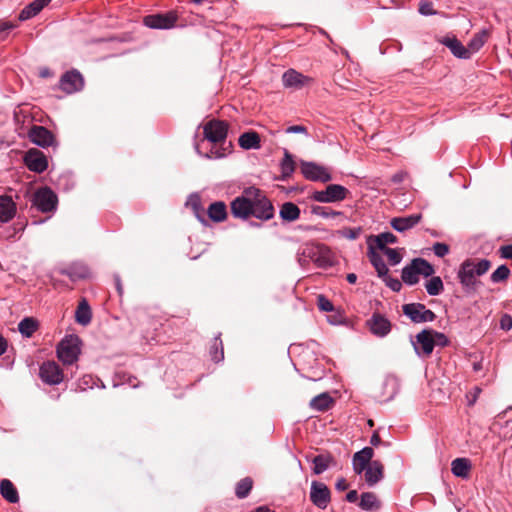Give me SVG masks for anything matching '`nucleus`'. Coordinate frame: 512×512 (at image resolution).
Here are the masks:
<instances>
[{
  "instance_id": "obj_1",
  "label": "nucleus",
  "mask_w": 512,
  "mask_h": 512,
  "mask_svg": "<svg viewBox=\"0 0 512 512\" xmlns=\"http://www.w3.org/2000/svg\"><path fill=\"white\" fill-rule=\"evenodd\" d=\"M230 207L232 215L239 219L254 216L260 220H269L274 215L269 199L255 187L246 188L240 196L233 199Z\"/></svg>"
},
{
  "instance_id": "obj_2",
  "label": "nucleus",
  "mask_w": 512,
  "mask_h": 512,
  "mask_svg": "<svg viewBox=\"0 0 512 512\" xmlns=\"http://www.w3.org/2000/svg\"><path fill=\"white\" fill-rule=\"evenodd\" d=\"M491 267L487 259H467L461 265L457 273L460 284L466 293H473L477 284L480 283L477 277L484 275Z\"/></svg>"
},
{
  "instance_id": "obj_3",
  "label": "nucleus",
  "mask_w": 512,
  "mask_h": 512,
  "mask_svg": "<svg viewBox=\"0 0 512 512\" xmlns=\"http://www.w3.org/2000/svg\"><path fill=\"white\" fill-rule=\"evenodd\" d=\"M312 261L319 268H329L334 265L331 250L323 244L305 245L299 253L298 262L301 266Z\"/></svg>"
},
{
  "instance_id": "obj_4",
  "label": "nucleus",
  "mask_w": 512,
  "mask_h": 512,
  "mask_svg": "<svg viewBox=\"0 0 512 512\" xmlns=\"http://www.w3.org/2000/svg\"><path fill=\"white\" fill-rule=\"evenodd\" d=\"M81 340L77 335H67L57 346V356L64 364H72L77 361Z\"/></svg>"
},
{
  "instance_id": "obj_5",
  "label": "nucleus",
  "mask_w": 512,
  "mask_h": 512,
  "mask_svg": "<svg viewBox=\"0 0 512 512\" xmlns=\"http://www.w3.org/2000/svg\"><path fill=\"white\" fill-rule=\"evenodd\" d=\"M349 191L339 184H329L324 190L314 191L311 199L320 203H335L346 199Z\"/></svg>"
},
{
  "instance_id": "obj_6",
  "label": "nucleus",
  "mask_w": 512,
  "mask_h": 512,
  "mask_svg": "<svg viewBox=\"0 0 512 512\" xmlns=\"http://www.w3.org/2000/svg\"><path fill=\"white\" fill-rule=\"evenodd\" d=\"M403 313L410 318L414 323H425L432 322L435 320V313L427 309L424 304L421 303H409L402 307Z\"/></svg>"
},
{
  "instance_id": "obj_7",
  "label": "nucleus",
  "mask_w": 512,
  "mask_h": 512,
  "mask_svg": "<svg viewBox=\"0 0 512 512\" xmlns=\"http://www.w3.org/2000/svg\"><path fill=\"white\" fill-rule=\"evenodd\" d=\"M57 202L56 194L48 187L38 189L33 197V205L43 213L56 210Z\"/></svg>"
},
{
  "instance_id": "obj_8",
  "label": "nucleus",
  "mask_w": 512,
  "mask_h": 512,
  "mask_svg": "<svg viewBox=\"0 0 512 512\" xmlns=\"http://www.w3.org/2000/svg\"><path fill=\"white\" fill-rule=\"evenodd\" d=\"M412 345L416 354L420 357H428L433 352L435 346V338L432 329H424L412 340Z\"/></svg>"
},
{
  "instance_id": "obj_9",
  "label": "nucleus",
  "mask_w": 512,
  "mask_h": 512,
  "mask_svg": "<svg viewBox=\"0 0 512 512\" xmlns=\"http://www.w3.org/2000/svg\"><path fill=\"white\" fill-rule=\"evenodd\" d=\"M310 500L317 508L326 509L331 501V492L327 485L320 481H312Z\"/></svg>"
},
{
  "instance_id": "obj_10",
  "label": "nucleus",
  "mask_w": 512,
  "mask_h": 512,
  "mask_svg": "<svg viewBox=\"0 0 512 512\" xmlns=\"http://www.w3.org/2000/svg\"><path fill=\"white\" fill-rule=\"evenodd\" d=\"M301 172L306 179L311 181H320L325 183L332 179L327 168L314 162L303 161L301 163Z\"/></svg>"
},
{
  "instance_id": "obj_11",
  "label": "nucleus",
  "mask_w": 512,
  "mask_h": 512,
  "mask_svg": "<svg viewBox=\"0 0 512 512\" xmlns=\"http://www.w3.org/2000/svg\"><path fill=\"white\" fill-rule=\"evenodd\" d=\"M28 136L32 143L42 148H47L56 144L54 135L44 126L34 125L29 130Z\"/></svg>"
},
{
  "instance_id": "obj_12",
  "label": "nucleus",
  "mask_w": 512,
  "mask_h": 512,
  "mask_svg": "<svg viewBox=\"0 0 512 512\" xmlns=\"http://www.w3.org/2000/svg\"><path fill=\"white\" fill-rule=\"evenodd\" d=\"M39 375L42 381L49 385H57L63 380V372L54 361L44 362L40 366Z\"/></svg>"
},
{
  "instance_id": "obj_13",
  "label": "nucleus",
  "mask_w": 512,
  "mask_h": 512,
  "mask_svg": "<svg viewBox=\"0 0 512 512\" xmlns=\"http://www.w3.org/2000/svg\"><path fill=\"white\" fill-rule=\"evenodd\" d=\"M227 124L219 120H211L204 126L205 138L212 143L225 141L227 136Z\"/></svg>"
},
{
  "instance_id": "obj_14",
  "label": "nucleus",
  "mask_w": 512,
  "mask_h": 512,
  "mask_svg": "<svg viewBox=\"0 0 512 512\" xmlns=\"http://www.w3.org/2000/svg\"><path fill=\"white\" fill-rule=\"evenodd\" d=\"M24 163L27 168L35 173H42L48 167L46 156L38 149H30L24 156Z\"/></svg>"
},
{
  "instance_id": "obj_15",
  "label": "nucleus",
  "mask_w": 512,
  "mask_h": 512,
  "mask_svg": "<svg viewBox=\"0 0 512 512\" xmlns=\"http://www.w3.org/2000/svg\"><path fill=\"white\" fill-rule=\"evenodd\" d=\"M83 86L84 79L76 70L66 72L60 79V89L67 94L78 92Z\"/></svg>"
},
{
  "instance_id": "obj_16",
  "label": "nucleus",
  "mask_w": 512,
  "mask_h": 512,
  "mask_svg": "<svg viewBox=\"0 0 512 512\" xmlns=\"http://www.w3.org/2000/svg\"><path fill=\"white\" fill-rule=\"evenodd\" d=\"M370 332L376 337L383 338L391 331V322L381 314L374 313L367 321Z\"/></svg>"
},
{
  "instance_id": "obj_17",
  "label": "nucleus",
  "mask_w": 512,
  "mask_h": 512,
  "mask_svg": "<svg viewBox=\"0 0 512 512\" xmlns=\"http://www.w3.org/2000/svg\"><path fill=\"white\" fill-rule=\"evenodd\" d=\"M282 81L286 88L300 89L307 85L311 79L294 69H289L284 72Z\"/></svg>"
},
{
  "instance_id": "obj_18",
  "label": "nucleus",
  "mask_w": 512,
  "mask_h": 512,
  "mask_svg": "<svg viewBox=\"0 0 512 512\" xmlns=\"http://www.w3.org/2000/svg\"><path fill=\"white\" fill-rule=\"evenodd\" d=\"M374 451L371 447H364L362 450L356 452L353 456V469L356 474H361L372 462Z\"/></svg>"
},
{
  "instance_id": "obj_19",
  "label": "nucleus",
  "mask_w": 512,
  "mask_h": 512,
  "mask_svg": "<svg viewBox=\"0 0 512 512\" xmlns=\"http://www.w3.org/2000/svg\"><path fill=\"white\" fill-rule=\"evenodd\" d=\"M17 207L12 196L0 195V222L7 223L16 215Z\"/></svg>"
},
{
  "instance_id": "obj_20",
  "label": "nucleus",
  "mask_w": 512,
  "mask_h": 512,
  "mask_svg": "<svg viewBox=\"0 0 512 512\" xmlns=\"http://www.w3.org/2000/svg\"><path fill=\"white\" fill-rule=\"evenodd\" d=\"M144 24L152 29H169L174 26L175 17L168 15H148L143 20Z\"/></svg>"
},
{
  "instance_id": "obj_21",
  "label": "nucleus",
  "mask_w": 512,
  "mask_h": 512,
  "mask_svg": "<svg viewBox=\"0 0 512 512\" xmlns=\"http://www.w3.org/2000/svg\"><path fill=\"white\" fill-rule=\"evenodd\" d=\"M421 220V214H412L405 217H395L390 221V225L398 232H404L413 228Z\"/></svg>"
},
{
  "instance_id": "obj_22",
  "label": "nucleus",
  "mask_w": 512,
  "mask_h": 512,
  "mask_svg": "<svg viewBox=\"0 0 512 512\" xmlns=\"http://www.w3.org/2000/svg\"><path fill=\"white\" fill-rule=\"evenodd\" d=\"M400 390V381L394 375H387L382 384L381 397L384 401L392 400Z\"/></svg>"
},
{
  "instance_id": "obj_23",
  "label": "nucleus",
  "mask_w": 512,
  "mask_h": 512,
  "mask_svg": "<svg viewBox=\"0 0 512 512\" xmlns=\"http://www.w3.org/2000/svg\"><path fill=\"white\" fill-rule=\"evenodd\" d=\"M62 274L68 276L72 281H78L88 278L90 276V270L86 264L76 262L64 269Z\"/></svg>"
},
{
  "instance_id": "obj_24",
  "label": "nucleus",
  "mask_w": 512,
  "mask_h": 512,
  "mask_svg": "<svg viewBox=\"0 0 512 512\" xmlns=\"http://www.w3.org/2000/svg\"><path fill=\"white\" fill-rule=\"evenodd\" d=\"M367 254H368L371 264L373 265V267L375 268V270L377 272L378 277H380V278L386 277V275L389 272V269H388L387 265L385 264L381 255L375 251V248L371 243H369Z\"/></svg>"
},
{
  "instance_id": "obj_25",
  "label": "nucleus",
  "mask_w": 512,
  "mask_h": 512,
  "mask_svg": "<svg viewBox=\"0 0 512 512\" xmlns=\"http://www.w3.org/2000/svg\"><path fill=\"white\" fill-rule=\"evenodd\" d=\"M364 472L366 483L369 486H373L383 477V465L377 460L372 461Z\"/></svg>"
},
{
  "instance_id": "obj_26",
  "label": "nucleus",
  "mask_w": 512,
  "mask_h": 512,
  "mask_svg": "<svg viewBox=\"0 0 512 512\" xmlns=\"http://www.w3.org/2000/svg\"><path fill=\"white\" fill-rule=\"evenodd\" d=\"M397 242V237L391 232L380 233L376 236H370L367 243H371L374 248L380 251L387 249V244H394Z\"/></svg>"
},
{
  "instance_id": "obj_27",
  "label": "nucleus",
  "mask_w": 512,
  "mask_h": 512,
  "mask_svg": "<svg viewBox=\"0 0 512 512\" xmlns=\"http://www.w3.org/2000/svg\"><path fill=\"white\" fill-rule=\"evenodd\" d=\"M51 0H34L30 4L24 7L19 14L21 21L28 20L36 16L45 6L50 3Z\"/></svg>"
},
{
  "instance_id": "obj_28",
  "label": "nucleus",
  "mask_w": 512,
  "mask_h": 512,
  "mask_svg": "<svg viewBox=\"0 0 512 512\" xmlns=\"http://www.w3.org/2000/svg\"><path fill=\"white\" fill-rule=\"evenodd\" d=\"M442 43L448 47L451 53L460 59H469V51L458 39L456 38H445Z\"/></svg>"
},
{
  "instance_id": "obj_29",
  "label": "nucleus",
  "mask_w": 512,
  "mask_h": 512,
  "mask_svg": "<svg viewBox=\"0 0 512 512\" xmlns=\"http://www.w3.org/2000/svg\"><path fill=\"white\" fill-rule=\"evenodd\" d=\"M471 470V462L467 458H456L451 463V471L456 477L468 478Z\"/></svg>"
},
{
  "instance_id": "obj_30",
  "label": "nucleus",
  "mask_w": 512,
  "mask_h": 512,
  "mask_svg": "<svg viewBox=\"0 0 512 512\" xmlns=\"http://www.w3.org/2000/svg\"><path fill=\"white\" fill-rule=\"evenodd\" d=\"M208 217L214 222H222L227 217V208L224 202L216 201L209 205L207 209Z\"/></svg>"
},
{
  "instance_id": "obj_31",
  "label": "nucleus",
  "mask_w": 512,
  "mask_h": 512,
  "mask_svg": "<svg viewBox=\"0 0 512 512\" xmlns=\"http://www.w3.org/2000/svg\"><path fill=\"white\" fill-rule=\"evenodd\" d=\"M0 493L10 503H17L19 501L18 492L13 483L8 479H3L0 482Z\"/></svg>"
},
{
  "instance_id": "obj_32",
  "label": "nucleus",
  "mask_w": 512,
  "mask_h": 512,
  "mask_svg": "<svg viewBox=\"0 0 512 512\" xmlns=\"http://www.w3.org/2000/svg\"><path fill=\"white\" fill-rule=\"evenodd\" d=\"M401 278L407 285H415L419 282V274L415 266V260L413 259L409 265H406L402 269Z\"/></svg>"
},
{
  "instance_id": "obj_33",
  "label": "nucleus",
  "mask_w": 512,
  "mask_h": 512,
  "mask_svg": "<svg viewBox=\"0 0 512 512\" xmlns=\"http://www.w3.org/2000/svg\"><path fill=\"white\" fill-rule=\"evenodd\" d=\"M300 216L299 207L292 202H285L280 209V217L285 221H295Z\"/></svg>"
},
{
  "instance_id": "obj_34",
  "label": "nucleus",
  "mask_w": 512,
  "mask_h": 512,
  "mask_svg": "<svg viewBox=\"0 0 512 512\" xmlns=\"http://www.w3.org/2000/svg\"><path fill=\"white\" fill-rule=\"evenodd\" d=\"M186 206L193 210L194 215L200 222L205 223L204 209L198 194H191L186 201Z\"/></svg>"
},
{
  "instance_id": "obj_35",
  "label": "nucleus",
  "mask_w": 512,
  "mask_h": 512,
  "mask_svg": "<svg viewBox=\"0 0 512 512\" xmlns=\"http://www.w3.org/2000/svg\"><path fill=\"white\" fill-rule=\"evenodd\" d=\"M239 145L244 149H256L260 146V138L256 132H245L239 137Z\"/></svg>"
},
{
  "instance_id": "obj_36",
  "label": "nucleus",
  "mask_w": 512,
  "mask_h": 512,
  "mask_svg": "<svg viewBox=\"0 0 512 512\" xmlns=\"http://www.w3.org/2000/svg\"><path fill=\"white\" fill-rule=\"evenodd\" d=\"M91 317H92L91 309H90L88 303L85 300H83L82 302L79 303V305L76 309V313H75L76 321H77V323L85 326L90 323Z\"/></svg>"
},
{
  "instance_id": "obj_37",
  "label": "nucleus",
  "mask_w": 512,
  "mask_h": 512,
  "mask_svg": "<svg viewBox=\"0 0 512 512\" xmlns=\"http://www.w3.org/2000/svg\"><path fill=\"white\" fill-rule=\"evenodd\" d=\"M359 506L363 510L372 511L379 509L380 502L374 493L364 492L361 494Z\"/></svg>"
},
{
  "instance_id": "obj_38",
  "label": "nucleus",
  "mask_w": 512,
  "mask_h": 512,
  "mask_svg": "<svg viewBox=\"0 0 512 512\" xmlns=\"http://www.w3.org/2000/svg\"><path fill=\"white\" fill-rule=\"evenodd\" d=\"M486 38L487 32L485 30L480 31L472 37L467 45L469 57H471L474 53L478 52L483 47L486 42Z\"/></svg>"
},
{
  "instance_id": "obj_39",
  "label": "nucleus",
  "mask_w": 512,
  "mask_h": 512,
  "mask_svg": "<svg viewBox=\"0 0 512 512\" xmlns=\"http://www.w3.org/2000/svg\"><path fill=\"white\" fill-rule=\"evenodd\" d=\"M38 328V322L31 317L22 319L18 324V330L24 337H31Z\"/></svg>"
},
{
  "instance_id": "obj_40",
  "label": "nucleus",
  "mask_w": 512,
  "mask_h": 512,
  "mask_svg": "<svg viewBox=\"0 0 512 512\" xmlns=\"http://www.w3.org/2000/svg\"><path fill=\"white\" fill-rule=\"evenodd\" d=\"M332 403V398L327 393H321L310 401V407L317 411H325Z\"/></svg>"
},
{
  "instance_id": "obj_41",
  "label": "nucleus",
  "mask_w": 512,
  "mask_h": 512,
  "mask_svg": "<svg viewBox=\"0 0 512 512\" xmlns=\"http://www.w3.org/2000/svg\"><path fill=\"white\" fill-rule=\"evenodd\" d=\"M425 288L430 296H437L444 290L443 281L439 276H431L425 283Z\"/></svg>"
},
{
  "instance_id": "obj_42",
  "label": "nucleus",
  "mask_w": 512,
  "mask_h": 512,
  "mask_svg": "<svg viewBox=\"0 0 512 512\" xmlns=\"http://www.w3.org/2000/svg\"><path fill=\"white\" fill-rule=\"evenodd\" d=\"M281 173L284 179L289 178L295 171L293 156L285 150L284 157L280 164Z\"/></svg>"
},
{
  "instance_id": "obj_43",
  "label": "nucleus",
  "mask_w": 512,
  "mask_h": 512,
  "mask_svg": "<svg viewBox=\"0 0 512 512\" xmlns=\"http://www.w3.org/2000/svg\"><path fill=\"white\" fill-rule=\"evenodd\" d=\"M210 356L212 361L219 363L224 359L223 343L220 335L216 336L210 347Z\"/></svg>"
},
{
  "instance_id": "obj_44",
  "label": "nucleus",
  "mask_w": 512,
  "mask_h": 512,
  "mask_svg": "<svg viewBox=\"0 0 512 512\" xmlns=\"http://www.w3.org/2000/svg\"><path fill=\"white\" fill-rule=\"evenodd\" d=\"M415 266L419 275L424 277H431L435 273L433 265L423 258H414Z\"/></svg>"
},
{
  "instance_id": "obj_45",
  "label": "nucleus",
  "mask_w": 512,
  "mask_h": 512,
  "mask_svg": "<svg viewBox=\"0 0 512 512\" xmlns=\"http://www.w3.org/2000/svg\"><path fill=\"white\" fill-rule=\"evenodd\" d=\"M311 213L313 215H317V216H320L325 219L334 218L336 216L342 215V212H340V211H335L328 207L319 206V205L311 206Z\"/></svg>"
},
{
  "instance_id": "obj_46",
  "label": "nucleus",
  "mask_w": 512,
  "mask_h": 512,
  "mask_svg": "<svg viewBox=\"0 0 512 512\" xmlns=\"http://www.w3.org/2000/svg\"><path fill=\"white\" fill-rule=\"evenodd\" d=\"M252 479L249 477H246L242 480H240L236 486V495L238 498L243 499L248 496L249 492L252 489Z\"/></svg>"
},
{
  "instance_id": "obj_47",
  "label": "nucleus",
  "mask_w": 512,
  "mask_h": 512,
  "mask_svg": "<svg viewBox=\"0 0 512 512\" xmlns=\"http://www.w3.org/2000/svg\"><path fill=\"white\" fill-rule=\"evenodd\" d=\"M314 468L313 471L315 474L319 475L326 471L329 467V457L324 455H317L313 459Z\"/></svg>"
},
{
  "instance_id": "obj_48",
  "label": "nucleus",
  "mask_w": 512,
  "mask_h": 512,
  "mask_svg": "<svg viewBox=\"0 0 512 512\" xmlns=\"http://www.w3.org/2000/svg\"><path fill=\"white\" fill-rule=\"evenodd\" d=\"M510 269L506 265L499 266L490 276L493 283H499L508 279Z\"/></svg>"
},
{
  "instance_id": "obj_49",
  "label": "nucleus",
  "mask_w": 512,
  "mask_h": 512,
  "mask_svg": "<svg viewBox=\"0 0 512 512\" xmlns=\"http://www.w3.org/2000/svg\"><path fill=\"white\" fill-rule=\"evenodd\" d=\"M100 381L98 378H94L92 375H84L81 379L78 380L77 390L85 391L87 389H92L97 382Z\"/></svg>"
},
{
  "instance_id": "obj_50",
  "label": "nucleus",
  "mask_w": 512,
  "mask_h": 512,
  "mask_svg": "<svg viewBox=\"0 0 512 512\" xmlns=\"http://www.w3.org/2000/svg\"><path fill=\"white\" fill-rule=\"evenodd\" d=\"M382 252L387 256L388 261L392 266L399 264L402 260V255L397 249L387 248L382 250Z\"/></svg>"
},
{
  "instance_id": "obj_51",
  "label": "nucleus",
  "mask_w": 512,
  "mask_h": 512,
  "mask_svg": "<svg viewBox=\"0 0 512 512\" xmlns=\"http://www.w3.org/2000/svg\"><path fill=\"white\" fill-rule=\"evenodd\" d=\"M386 286H388L392 291L399 292L402 288V283L397 278L390 277L388 274L386 277L381 278Z\"/></svg>"
},
{
  "instance_id": "obj_52",
  "label": "nucleus",
  "mask_w": 512,
  "mask_h": 512,
  "mask_svg": "<svg viewBox=\"0 0 512 512\" xmlns=\"http://www.w3.org/2000/svg\"><path fill=\"white\" fill-rule=\"evenodd\" d=\"M317 305L321 311L325 312H330L334 309L332 302L323 295L317 297Z\"/></svg>"
},
{
  "instance_id": "obj_53",
  "label": "nucleus",
  "mask_w": 512,
  "mask_h": 512,
  "mask_svg": "<svg viewBox=\"0 0 512 512\" xmlns=\"http://www.w3.org/2000/svg\"><path fill=\"white\" fill-rule=\"evenodd\" d=\"M433 252L437 257L443 258L449 253V247L445 243L436 242L433 245Z\"/></svg>"
},
{
  "instance_id": "obj_54",
  "label": "nucleus",
  "mask_w": 512,
  "mask_h": 512,
  "mask_svg": "<svg viewBox=\"0 0 512 512\" xmlns=\"http://www.w3.org/2000/svg\"><path fill=\"white\" fill-rule=\"evenodd\" d=\"M361 232H362V229L360 227L347 228V229L343 230L342 234L347 239L355 240L360 236Z\"/></svg>"
},
{
  "instance_id": "obj_55",
  "label": "nucleus",
  "mask_w": 512,
  "mask_h": 512,
  "mask_svg": "<svg viewBox=\"0 0 512 512\" xmlns=\"http://www.w3.org/2000/svg\"><path fill=\"white\" fill-rule=\"evenodd\" d=\"M15 28V25L9 21H1L0 22V37L5 38L8 33Z\"/></svg>"
},
{
  "instance_id": "obj_56",
  "label": "nucleus",
  "mask_w": 512,
  "mask_h": 512,
  "mask_svg": "<svg viewBox=\"0 0 512 512\" xmlns=\"http://www.w3.org/2000/svg\"><path fill=\"white\" fill-rule=\"evenodd\" d=\"M285 132L287 134H296V133H299V134H304L306 136H308V131H307V128L303 125H292V126H289L286 128Z\"/></svg>"
},
{
  "instance_id": "obj_57",
  "label": "nucleus",
  "mask_w": 512,
  "mask_h": 512,
  "mask_svg": "<svg viewBox=\"0 0 512 512\" xmlns=\"http://www.w3.org/2000/svg\"><path fill=\"white\" fill-rule=\"evenodd\" d=\"M500 328L505 331L512 329V316L509 314L502 315L500 319Z\"/></svg>"
},
{
  "instance_id": "obj_58",
  "label": "nucleus",
  "mask_w": 512,
  "mask_h": 512,
  "mask_svg": "<svg viewBox=\"0 0 512 512\" xmlns=\"http://www.w3.org/2000/svg\"><path fill=\"white\" fill-rule=\"evenodd\" d=\"M432 333L433 337L435 338V345L444 347L448 344L449 340L443 333L434 330H432Z\"/></svg>"
},
{
  "instance_id": "obj_59",
  "label": "nucleus",
  "mask_w": 512,
  "mask_h": 512,
  "mask_svg": "<svg viewBox=\"0 0 512 512\" xmlns=\"http://www.w3.org/2000/svg\"><path fill=\"white\" fill-rule=\"evenodd\" d=\"M500 257L512 260V244L501 246L499 249Z\"/></svg>"
},
{
  "instance_id": "obj_60",
  "label": "nucleus",
  "mask_w": 512,
  "mask_h": 512,
  "mask_svg": "<svg viewBox=\"0 0 512 512\" xmlns=\"http://www.w3.org/2000/svg\"><path fill=\"white\" fill-rule=\"evenodd\" d=\"M419 12L422 15H426V16L433 15L435 13L431 3H423V4H421L420 7H419Z\"/></svg>"
},
{
  "instance_id": "obj_61",
  "label": "nucleus",
  "mask_w": 512,
  "mask_h": 512,
  "mask_svg": "<svg viewBox=\"0 0 512 512\" xmlns=\"http://www.w3.org/2000/svg\"><path fill=\"white\" fill-rule=\"evenodd\" d=\"M225 156V153L220 151L219 149H211L209 153L206 154L208 159H219Z\"/></svg>"
},
{
  "instance_id": "obj_62",
  "label": "nucleus",
  "mask_w": 512,
  "mask_h": 512,
  "mask_svg": "<svg viewBox=\"0 0 512 512\" xmlns=\"http://www.w3.org/2000/svg\"><path fill=\"white\" fill-rule=\"evenodd\" d=\"M348 486L349 485H348L347 481L344 478H339L336 481V484H335V488L338 491H345L346 489H348Z\"/></svg>"
},
{
  "instance_id": "obj_63",
  "label": "nucleus",
  "mask_w": 512,
  "mask_h": 512,
  "mask_svg": "<svg viewBox=\"0 0 512 512\" xmlns=\"http://www.w3.org/2000/svg\"><path fill=\"white\" fill-rule=\"evenodd\" d=\"M358 499V493L356 490H350L347 494H346V500L350 503H354L356 502V500Z\"/></svg>"
},
{
  "instance_id": "obj_64",
  "label": "nucleus",
  "mask_w": 512,
  "mask_h": 512,
  "mask_svg": "<svg viewBox=\"0 0 512 512\" xmlns=\"http://www.w3.org/2000/svg\"><path fill=\"white\" fill-rule=\"evenodd\" d=\"M381 442V438L380 436L378 435V433H373V435L371 436V439H370V443L373 445V446H377L379 445Z\"/></svg>"
}]
</instances>
